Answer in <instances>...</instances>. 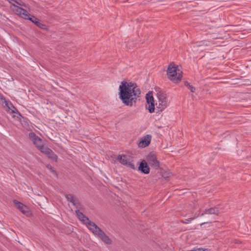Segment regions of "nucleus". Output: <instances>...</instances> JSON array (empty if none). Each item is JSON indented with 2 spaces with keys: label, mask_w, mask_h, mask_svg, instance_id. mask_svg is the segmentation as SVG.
<instances>
[{
  "label": "nucleus",
  "mask_w": 251,
  "mask_h": 251,
  "mask_svg": "<svg viewBox=\"0 0 251 251\" xmlns=\"http://www.w3.org/2000/svg\"><path fill=\"white\" fill-rule=\"evenodd\" d=\"M119 98L125 105L132 106L140 97L141 91L135 83L123 81L119 86Z\"/></svg>",
  "instance_id": "nucleus-1"
},
{
  "label": "nucleus",
  "mask_w": 251,
  "mask_h": 251,
  "mask_svg": "<svg viewBox=\"0 0 251 251\" xmlns=\"http://www.w3.org/2000/svg\"><path fill=\"white\" fill-rule=\"evenodd\" d=\"M181 72L173 62L171 63L167 68V75L169 79L175 83H179L182 78Z\"/></svg>",
  "instance_id": "nucleus-2"
},
{
  "label": "nucleus",
  "mask_w": 251,
  "mask_h": 251,
  "mask_svg": "<svg viewBox=\"0 0 251 251\" xmlns=\"http://www.w3.org/2000/svg\"><path fill=\"white\" fill-rule=\"evenodd\" d=\"M117 159L122 165L133 170L136 169L134 164L132 163V158L128 155L120 154L118 156Z\"/></svg>",
  "instance_id": "nucleus-3"
},
{
  "label": "nucleus",
  "mask_w": 251,
  "mask_h": 251,
  "mask_svg": "<svg viewBox=\"0 0 251 251\" xmlns=\"http://www.w3.org/2000/svg\"><path fill=\"white\" fill-rule=\"evenodd\" d=\"M147 163L154 169H158L160 167V163L158 161L156 155L152 152H150L145 160Z\"/></svg>",
  "instance_id": "nucleus-4"
},
{
  "label": "nucleus",
  "mask_w": 251,
  "mask_h": 251,
  "mask_svg": "<svg viewBox=\"0 0 251 251\" xmlns=\"http://www.w3.org/2000/svg\"><path fill=\"white\" fill-rule=\"evenodd\" d=\"M10 8L16 14L25 19H26L29 14L25 9L15 5V4L11 5Z\"/></svg>",
  "instance_id": "nucleus-5"
},
{
  "label": "nucleus",
  "mask_w": 251,
  "mask_h": 251,
  "mask_svg": "<svg viewBox=\"0 0 251 251\" xmlns=\"http://www.w3.org/2000/svg\"><path fill=\"white\" fill-rule=\"evenodd\" d=\"M146 99L147 102L148 104V106L146 105V107L149 112L151 113H153L154 111V98L153 97L152 92H149L146 95Z\"/></svg>",
  "instance_id": "nucleus-6"
},
{
  "label": "nucleus",
  "mask_w": 251,
  "mask_h": 251,
  "mask_svg": "<svg viewBox=\"0 0 251 251\" xmlns=\"http://www.w3.org/2000/svg\"><path fill=\"white\" fill-rule=\"evenodd\" d=\"M16 207L24 215L26 216H29L31 215V212L29 208L24 204L23 203L19 202L16 200L13 201Z\"/></svg>",
  "instance_id": "nucleus-7"
},
{
  "label": "nucleus",
  "mask_w": 251,
  "mask_h": 251,
  "mask_svg": "<svg viewBox=\"0 0 251 251\" xmlns=\"http://www.w3.org/2000/svg\"><path fill=\"white\" fill-rule=\"evenodd\" d=\"M29 138L32 141L35 147L39 149L43 145V140L33 132H30L28 134Z\"/></svg>",
  "instance_id": "nucleus-8"
},
{
  "label": "nucleus",
  "mask_w": 251,
  "mask_h": 251,
  "mask_svg": "<svg viewBox=\"0 0 251 251\" xmlns=\"http://www.w3.org/2000/svg\"><path fill=\"white\" fill-rule=\"evenodd\" d=\"M25 20H28L32 22L33 23H34L36 26L39 27V28L45 29H47L46 25H44V24L41 23L40 21L36 18L35 16L33 15H31L29 13L28 14V16L26 18Z\"/></svg>",
  "instance_id": "nucleus-9"
},
{
  "label": "nucleus",
  "mask_w": 251,
  "mask_h": 251,
  "mask_svg": "<svg viewBox=\"0 0 251 251\" xmlns=\"http://www.w3.org/2000/svg\"><path fill=\"white\" fill-rule=\"evenodd\" d=\"M138 170L144 174H148L150 172V168L147 162L145 160H142L139 163Z\"/></svg>",
  "instance_id": "nucleus-10"
},
{
  "label": "nucleus",
  "mask_w": 251,
  "mask_h": 251,
  "mask_svg": "<svg viewBox=\"0 0 251 251\" xmlns=\"http://www.w3.org/2000/svg\"><path fill=\"white\" fill-rule=\"evenodd\" d=\"M4 106H6L8 108L9 111H11V113L17 114L18 115L17 116V118L21 120V118L22 117V115L17 109L13 106L11 102L5 100Z\"/></svg>",
  "instance_id": "nucleus-11"
},
{
  "label": "nucleus",
  "mask_w": 251,
  "mask_h": 251,
  "mask_svg": "<svg viewBox=\"0 0 251 251\" xmlns=\"http://www.w3.org/2000/svg\"><path fill=\"white\" fill-rule=\"evenodd\" d=\"M96 235L98 236L106 244L110 245L111 244V239L102 229L100 230Z\"/></svg>",
  "instance_id": "nucleus-12"
},
{
  "label": "nucleus",
  "mask_w": 251,
  "mask_h": 251,
  "mask_svg": "<svg viewBox=\"0 0 251 251\" xmlns=\"http://www.w3.org/2000/svg\"><path fill=\"white\" fill-rule=\"evenodd\" d=\"M151 139V135H146L141 140L138 144V146L142 148H145L150 144Z\"/></svg>",
  "instance_id": "nucleus-13"
},
{
  "label": "nucleus",
  "mask_w": 251,
  "mask_h": 251,
  "mask_svg": "<svg viewBox=\"0 0 251 251\" xmlns=\"http://www.w3.org/2000/svg\"><path fill=\"white\" fill-rule=\"evenodd\" d=\"M86 226L95 235H96L99 231L101 229L95 223L91 221L86 224Z\"/></svg>",
  "instance_id": "nucleus-14"
},
{
  "label": "nucleus",
  "mask_w": 251,
  "mask_h": 251,
  "mask_svg": "<svg viewBox=\"0 0 251 251\" xmlns=\"http://www.w3.org/2000/svg\"><path fill=\"white\" fill-rule=\"evenodd\" d=\"M219 208L217 207H211L209 209H205L201 216H203L205 214H214L218 215L219 214Z\"/></svg>",
  "instance_id": "nucleus-15"
},
{
  "label": "nucleus",
  "mask_w": 251,
  "mask_h": 251,
  "mask_svg": "<svg viewBox=\"0 0 251 251\" xmlns=\"http://www.w3.org/2000/svg\"><path fill=\"white\" fill-rule=\"evenodd\" d=\"M168 100L158 101V103H156V110H158L156 112L162 111L168 105Z\"/></svg>",
  "instance_id": "nucleus-16"
},
{
  "label": "nucleus",
  "mask_w": 251,
  "mask_h": 251,
  "mask_svg": "<svg viewBox=\"0 0 251 251\" xmlns=\"http://www.w3.org/2000/svg\"><path fill=\"white\" fill-rule=\"evenodd\" d=\"M65 197L67 201L72 203L73 204H76L78 203V200L77 199L75 196L72 194L66 195Z\"/></svg>",
  "instance_id": "nucleus-17"
},
{
  "label": "nucleus",
  "mask_w": 251,
  "mask_h": 251,
  "mask_svg": "<svg viewBox=\"0 0 251 251\" xmlns=\"http://www.w3.org/2000/svg\"><path fill=\"white\" fill-rule=\"evenodd\" d=\"M157 96L158 99V101L168 100L167 95L161 91L157 93Z\"/></svg>",
  "instance_id": "nucleus-18"
},
{
  "label": "nucleus",
  "mask_w": 251,
  "mask_h": 251,
  "mask_svg": "<svg viewBox=\"0 0 251 251\" xmlns=\"http://www.w3.org/2000/svg\"><path fill=\"white\" fill-rule=\"evenodd\" d=\"M46 155L50 159L56 162L57 160V156L53 152V151L50 150V151L49 153H47Z\"/></svg>",
  "instance_id": "nucleus-19"
},
{
  "label": "nucleus",
  "mask_w": 251,
  "mask_h": 251,
  "mask_svg": "<svg viewBox=\"0 0 251 251\" xmlns=\"http://www.w3.org/2000/svg\"><path fill=\"white\" fill-rule=\"evenodd\" d=\"M38 150H40L42 153L46 155L47 153L50 152L51 149L46 146H45L43 145Z\"/></svg>",
  "instance_id": "nucleus-20"
},
{
  "label": "nucleus",
  "mask_w": 251,
  "mask_h": 251,
  "mask_svg": "<svg viewBox=\"0 0 251 251\" xmlns=\"http://www.w3.org/2000/svg\"><path fill=\"white\" fill-rule=\"evenodd\" d=\"M75 212L76 216L80 221H81L82 218H86V216L84 215L79 209H76Z\"/></svg>",
  "instance_id": "nucleus-21"
},
{
  "label": "nucleus",
  "mask_w": 251,
  "mask_h": 251,
  "mask_svg": "<svg viewBox=\"0 0 251 251\" xmlns=\"http://www.w3.org/2000/svg\"><path fill=\"white\" fill-rule=\"evenodd\" d=\"M184 85L187 87L191 92H195L196 88L195 87L191 85V84L187 81H184Z\"/></svg>",
  "instance_id": "nucleus-22"
},
{
  "label": "nucleus",
  "mask_w": 251,
  "mask_h": 251,
  "mask_svg": "<svg viewBox=\"0 0 251 251\" xmlns=\"http://www.w3.org/2000/svg\"><path fill=\"white\" fill-rule=\"evenodd\" d=\"M15 3L19 5L24 6L25 7H27V5L22 0H16Z\"/></svg>",
  "instance_id": "nucleus-23"
},
{
  "label": "nucleus",
  "mask_w": 251,
  "mask_h": 251,
  "mask_svg": "<svg viewBox=\"0 0 251 251\" xmlns=\"http://www.w3.org/2000/svg\"><path fill=\"white\" fill-rule=\"evenodd\" d=\"M47 168H48L51 172L54 174L56 176L57 175L56 172L54 170L53 168L50 164H47L46 165Z\"/></svg>",
  "instance_id": "nucleus-24"
},
{
  "label": "nucleus",
  "mask_w": 251,
  "mask_h": 251,
  "mask_svg": "<svg viewBox=\"0 0 251 251\" xmlns=\"http://www.w3.org/2000/svg\"><path fill=\"white\" fill-rule=\"evenodd\" d=\"M195 219V217H194V218H189V219H185V220L184 221H182V222L183 223V224H188L189 223V222L192 221L194 219Z\"/></svg>",
  "instance_id": "nucleus-25"
},
{
  "label": "nucleus",
  "mask_w": 251,
  "mask_h": 251,
  "mask_svg": "<svg viewBox=\"0 0 251 251\" xmlns=\"http://www.w3.org/2000/svg\"><path fill=\"white\" fill-rule=\"evenodd\" d=\"M90 221V220H89V219L86 217V218H82V221L81 222H82V223L83 224H84L85 225H86V224H87Z\"/></svg>",
  "instance_id": "nucleus-26"
},
{
  "label": "nucleus",
  "mask_w": 251,
  "mask_h": 251,
  "mask_svg": "<svg viewBox=\"0 0 251 251\" xmlns=\"http://www.w3.org/2000/svg\"><path fill=\"white\" fill-rule=\"evenodd\" d=\"M190 251H209L208 249H203L202 248H199V249H194Z\"/></svg>",
  "instance_id": "nucleus-27"
},
{
  "label": "nucleus",
  "mask_w": 251,
  "mask_h": 251,
  "mask_svg": "<svg viewBox=\"0 0 251 251\" xmlns=\"http://www.w3.org/2000/svg\"><path fill=\"white\" fill-rule=\"evenodd\" d=\"M74 206H75L76 208H80L81 209V204L80 202V201H78V203L76 204H73Z\"/></svg>",
  "instance_id": "nucleus-28"
},
{
  "label": "nucleus",
  "mask_w": 251,
  "mask_h": 251,
  "mask_svg": "<svg viewBox=\"0 0 251 251\" xmlns=\"http://www.w3.org/2000/svg\"><path fill=\"white\" fill-rule=\"evenodd\" d=\"M74 206H75L76 208H80L81 209V204L80 202V201H78V203L76 204H73Z\"/></svg>",
  "instance_id": "nucleus-29"
},
{
  "label": "nucleus",
  "mask_w": 251,
  "mask_h": 251,
  "mask_svg": "<svg viewBox=\"0 0 251 251\" xmlns=\"http://www.w3.org/2000/svg\"><path fill=\"white\" fill-rule=\"evenodd\" d=\"M169 173H165L163 174V175H162V176L164 177V178H168L169 177Z\"/></svg>",
  "instance_id": "nucleus-30"
},
{
  "label": "nucleus",
  "mask_w": 251,
  "mask_h": 251,
  "mask_svg": "<svg viewBox=\"0 0 251 251\" xmlns=\"http://www.w3.org/2000/svg\"><path fill=\"white\" fill-rule=\"evenodd\" d=\"M9 3L11 4V5H12V4H14V3H16V0H7Z\"/></svg>",
  "instance_id": "nucleus-31"
},
{
  "label": "nucleus",
  "mask_w": 251,
  "mask_h": 251,
  "mask_svg": "<svg viewBox=\"0 0 251 251\" xmlns=\"http://www.w3.org/2000/svg\"><path fill=\"white\" fill-rule=\"evenodd\" d=\"M206 223V222L203 223L201 224V226H202V225H204V224H205Z\"/></svg>",
  "instance_id": "nucleus-32"
}]
</instances>
